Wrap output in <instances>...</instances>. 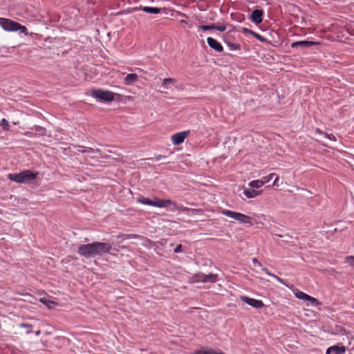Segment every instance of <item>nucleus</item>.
<instances>
[{"instance_id": "nucleus-1", "label": "nucleus", "mask_w": 354, "mask_h": 354, "mask_svg": "<svg viewBox=\"0 0 354 354\" xmlns=\"http://www.w3.org/2000/svg\"><path fill=\"white\" fill-rule=\"evenodd\" d=\"M111 249L112 246L109 243L95 241L79 245L77 252L80 256L85 258H93L95 256L111 253Z\"/></svg>"}, {"instance_id": "nucleus-2", "label": "nucleus", "mask_w": 354, "mask_h": 354, "mask_svg": "<svg viewBox=\"0 0 354 354\" xmlns=\"http://www.w3.org/2000/svg\"><path fill=\"white\" fill-rule=\"evenodd\" d=\"M38 173L33 172L31 170H24L19 174H8V178L17 183H27L37 177Z\"/></svg>"}, {"instance_id": "nucleus-3", "label": "nucleus", "mask_w": 354, "mask_h": 354, "mask_svg": "<svg viewBox=\"0 0 354 354\" xmlns=\"http://www.w3.org/2000/svg\"><path fill=\"white\" fill-rule=\"evenodd\" d=\"M221 214L230 218H234L241 224L252 226L257 223L253 218L239 212H233L229 209H223L221 211Z\"/></svg>"}, {"instance_id": "nucleus-4", "label": "nucleus", "mask_w": 354, "mask_h": 354, "mask_svg": "<svg viewBox=\"0 0 354 354\" xmlns=\"http://www.w3.org/2000/svg\"><path fill=\"white\" fill-rule=\"evenodd\" d=\"M0 26L6 31H17L27 33L26 26L9 19L0 18Z\"/></svg>"}, {"instance_id": "nucleus-5", "label": "nucleus", "mask_w": 354, "mask_h": 354, "mask_svg": "<svg viewBox=\"0 0 354 354\" xmlns=\"http://www.w3.org/2000/svg\"><path fill=\"white\" fill-rule=\"evenodd\" d=\"M91 96L101 102H112L114 100L115 94L109 91L95 89L91 91Z\"/></svg>"}, {"instance_id": "nucleus-6", "label": "nucleus", "mask_w": 354, "mask_h": 354, "mask_svg": "<svg viewBox=\"0 0 354 354\" xmlns=\"http://www.w3.org/2000/svg\"><path fill=\"white\" fill-rule=\"evenodd\" d=\"M136 201L142 205H151L157 207H166L167 204L170 203L169 201H164V199L154 198L153 200H151L143 196L137 198Z\"/></svg>"}, {"instance_id": "nucleus-7", "label": "nucleus", "mask_w": 354, "mask_h": 354, "mask_svg": "<svg viewBox=\"0 0 354 354\" xmlns=\"http://www.w3.org/2000/svg\"><path fill=\"white\" fill-rule=\"evenodd\" d=\"M190 134L189 130L174 133L171 136V140L174 145H179L183 143L185 138Z\"/></svg>"}, {"instance_id": "nucleus-8", "label": "nucleus", "mask_w": 354, "mask_h": 354, "mask_svg": "<svg viewBox=\"0 0 354 354\" xmlns=\"http://www.w3.org/2000/svg\"><path fill=\"white\" fill-rule=\"evenodd\" d=\"M240 298L243 301L255 308H261L264 306L261 300L250 298L246 296H241Z\"/></svg>"}, {"instance_id": "nucleus-9", "label": "nucleus", "mask_w": 354, "mask_h": 354, "mask_svg": "<svg viewBox=\"0 0 354 354\" xmlns=\"http://www.w3.org/2000/svg\"><path fill=\"white\" fill-rule=\"evenodd\" d=\"M164 201H168L170 202V203L167 204L166 207H171L170 210L172 212L175 211L176 209H178V210H181L184 212H188L191 210L189 208H188L187 207H184L181 204H178L176 202H174L170 199H164Z\"/></svg>"}, {"instance_id": "nucleus-10", "label": "nucleus", "mask_w": 354, "mask_h": 354, "mask_svg": "<svg viewBox=\"0 0 354 354\" xmlns=\"http://www.w3.org/2000/svg\"><path fill=\"white\" fill-rule=\"evenodd\" d=\"M319 45V42L317 41H299L292 43V48H297L298 46L308 48L312 46H318Z\"/></svg>"}, {"instance_id": "nucleus-11", "label": "nucleus", "mask_w": 354, "mask_h": 354, "mask_svg": "<svg viewBox=\"0 0 354 354\" xmlns=\"http://www.w3.org/2000/svg\"><path fill=\"white\" fill-rule=\"evenodd\" d=\"M263 12L262 10H254L251 14V19L256 24H261L263 21Z\"/></svg>"}, {"instance_id": "nucleus-12", "label": "nucleus", "mask_w": 354, "mask_h": 354, "mask_svg": "<svg viewBox=\"0 0 354 354\" xmlns=\"http://www.w3.org/2000/svg\"><path fill=\"white\" fill-rule=\"evenodd\" d=\"M207 41L209 47L214 49L216 51L221 53L223 50L222 45L215 39L212 37H207Z\"/></svg>"}, {"instance_id": "nucleus-13", "label": "nucleus", "mask_w": 354, "mask_h": 354, "mask_svg": "<svg viewBox=\"0 0 354 354\" xmlns=\"http://www.w3.org/2000/svg\"><path fill=\"white\" fill-rule=\"evenodd\" d=\"M295 296L298 299L310 301L313 304H318V301L317 299L306 294L304 292L297 291L295 292Z\"/></svg>"}, {"instance_id": "nucleus-14", "label": "nucleus", "mask_w": 354, "mask_h": 354, "mask_svg": "<svg viewBox=\"0 0 354 354\" xmlns=\"http://www.w3.org/2000/svg\"><path fill=\"white\" fill-rule=\"evenodd\" d=\"M138 80V76L136 73L128 74L124 80L125 85H132Z\"/></svg>"}, {"instance_id": "nucleus-15", "label": "nucleus", "mask_w": 354, "mask_h": 354, "mask_svg": "<svg viewBox=\"0 0 354 354\" xmlns=\"http://www.w3.org/2000/svg\"><path fill=\"white\" fill-rule=\"evenodd\" d=\"M262 192V191L259 192V191H256L253 189H245L243 191V194L248 198H254L257 196H259V194H261Z\"/></svg>"}, {"instance_id": "nucleus-16", "label": "nucleus", "mask_w": 354, "mask_h": 354, "mask_svg": "<svg viewBox=\"0 0 354 354\" xmlns=\"http://www.w3.org/2000/svg\"><path fill=\"white\" fill-rule=\"evenodd\" d=\"M142 11L147 12V13H151V14H158L160 12L161 9L158 8H153V7H149V6H144L140 8Z\"/></svg>"}, {"instance_id": "nucleus-17", "label": "nucleus", "mask_w": 354, "mask_h": 354, "mask_svg": "<svg viewBox=\"0 0 354 354\" xmlns=\"http://www.w3.org/2000/svg\"><path fill=\"white\" fill-rule=\"evenodd\" d=\"M192 354H225L222 352H216L215 350L212 348L209 349H201L196 351V352L193 353Z\"/></svg>"}, {"instance_id": "nucleus-18", "label": "nucleus", "mask_w": 354, "mask_h": 354, "mask_svg": "<svg viewBox=\"0 0 354 354\" xmlns=\"http://www.w3.org/2000/svg\"><path fill=\"white\" fill-rule=\"evenodd\" d=\"M205 283H215L218 281V275L216 274L210 273L209 274H205Z\"/></svg>"}, {"instance_id": "nucleus-19", "label": "nucleus", "mask_w": 354, "mask_h": 354, "mask_svg": "<svg viewBox=\"0 0 354 354\" xmlns=\"http://www.w3.org/2000/svg\"><path fill=\"white\" fill-rule=\"evenodd\" d=\"M205 274H203V273H198V274H194L193 277H192V279L194 282H202V283H205Z\"/></svg>"}, {"instance_id": "nucleus-20", "label": "nucleus", "mask_w": 354, "mask_h": 354, "mask_svg": "<svg viewBox=\"0 0 354 354\" xmlns=\"http://www.w3.org/2000/svg\"><path fill=\"white\" fill-rule=\"evenodd\" d=\"M330 349L333 350V353L335 354H343L346 351V348L344 346H330Z\"/></svg>"}, {"instance_id": "nucleus-21", "label": "nucleus", "mask_w": 354, "mask_h": 354, "mask_svg": "<svg viewBox=\"0 0 354 354\" xmlns=\"http://www.w3.org/2000/svg\"><path fill=\"white\" fill-rule=\"evenodd\" d=\"M263 182L261 179L252 180L249 183V186L252 188H260L263 185Z\"/></svg>"}, {"instance_id": "nucleus-22", "label": "nucleus", "mask_w": 354, "mask_h": 354, "mask_svg": "<svg viewBox=\"0 0 354 354\" xmlns=\"http://www.w3.org/2000/svg\"><path fill=\"white\" fill-rule=\"evenodd\" d=\"M176 82V80L174 78H165L162 81V86L166 89H168L167 84H174Z\"/></svg>"}, {"instance_id": "nucleus-23", "label": "nucleus", "mask_w": 354, "mask_h": 354, "mask_svg": "<svg viewBox=\"0 0 354 354\" xmlns=\"http://www.w3.org/2000/svg\"><path fill=\"white\" fill-rule=\"evenodd\" d=\"M78 151H80L82 153H88V155H92L93 153H96V152H100V150L99 149H96L95 150L93 148H89V147H86V149H84V150H80V149H77Z\"/></svg>"}, {"instance_id": "nucleus-24", "label": "nucleus", "mask_w": 354, "mask_h": 354, "mask_svg": "<svg viewBox=\"0 0 354 354\" xmlns=\"http://www.w3.org/2000/svg\"><path fill=\"white\" fill-rule=\"evenodd\" d=\"M199 30H202L203 32L210 30H214V24H212L211 25H202L198 27Z\"/></svg>"}, {"instance_id": "nucleus-25", "label": "nucleus", "mask_w": 354, "mask_h": 354, "mask_svg": "<svg viewBox=\"0 0 354 354\" xmlns=\"http://www.w3.org/2000/svg\"><path fill=\"white\" fill-rule=\"evenodd\" d=\"M1 125L4 131H8L10 129V125L8 120L5 118H3L1 120Z\"/></svg>"}, {"instance_id": "nucleus-26", "label": "nucleus", "mask_w": 354, "mask_h": 354, "mask_svg": "<svg viewBox=\"0 0 354 354\" xmlns=\"http://www.w3.org/2000/svg\"><path fill=\"white\" fill-rule=\"evenodd\" d=\"M244 31L245 32H250V34H252L256 39H259V41H263L265 39L264 38L260 35L258 33H256V32H254L252 30H248L247 29H244Z\"/></svg>"}, {"instance_id": "nucleus-27", "label": "nucleus", "mask_w": 354, "mask_h": 354, "mask_svg": "<svg viewBox=\"0 0 354 354\" xmlns=\"http://www.w3.org/2000/svg\"><path fill=\"white\" fill-rule=\"evenodd\" d=\"M345 262L348 263L350 266L354 268V256H348L345 258Z\"/></svg>"}, {"instance_id": "nucleus-28", "label": "nucleus", "mask_w": 354, "mask_h": 354, "mask_svg": "<svg viewBox=\"0 0 354 354\" xmlns=\"http://www.w3.org/2000/svg\"><path fill=\"white\" fill-rule=\"evenodd\" d=\"M39 301L41 302L42 304H44V305L47 306L48 307H50V305L51 304H53L54 302L49 300V299H47L46 298H41L39 299Z\"/></svg>"}, {"instance_id": "nucleus-29", "label": "nucleus", "mask_w": 354, "mask_h": 354, "mask_svg": "<svg viewBox=\"0 0 354 354\" xmlns=\"http://www.w3.org/2000/svg\"><path fill=\"white\" fill-rule=\"evenodd\" d=\"M274 176H276L275 174H270L268 176H263L261 178L262 181L263 182V184L269 182Z\"/></svg>"}, {"instance_id": "nucleus-30", "label": "nucleus", "mask_w": 354, "mask_h": 354, "mask_svg": "<svg viewBox=\"0 0 354 354\" xmlns=\"http://www.w3.org/2000/svg\"><path fill=\"white\" fill-rule=\"evenodd\" d=\"M120 236L122 237L123 240H124V239H134V238L138 237V236L136 234H122V235H121Z\"/></svg>"}, {"instance_id": "nucleus-31", "label": "nucleus", "mask_w": 354, "mask_h": 354, "mask_svg": "<svg viewBox=\"0 0 354 354\" xmlns=\"http://www.w3.org/2000/svg\"><path fill=\"white\" fill-rule=\"evenodd\" d=\"M214 30H218L220 32H224L226 30L225 25H216L214 24Z\"/></svg>"}, {"instance_id": "nucleus-32", "label": "nucleus", "mask_w": 354, "mask_h": 354, "mask_svg": "<svg viewBox=\"0 0 354 354\" xmlns=\"http://www.w3.org/2000/svg\"><path fill=\"white\" fill-rule=\"evenodd\" d=\"M20 326L21 328H25L27 329V333H31V328H32V325L29 324H26V323H23L20 325Z\"/></svg>"}, {"instance_id": "nucleus-33", "label": "nucleus", "mask_w": 354, "mask_h": 354, "mask_svg": "<svg viewBox=\"0 0 354 354\" xmlns=\"http://www.w3.org/2000/svg\"><path fill=\"white\" fill-rule=\"evenodd\" d=\"M230 46L232 50H237V49H239V47H240V46L236 44H230Z\"/></svg>"}, {"instance_id": "nucleus-34", "label": "nucleus", "mask_w": 354, "mask_h": 354, "mask_svg": "<svg viewBox=\"0 0 354 354\" xmlns=\"http://www.w3.org/2000/svg\"><path fill=\"white\" fill-rule=\"evenodd\" d=\"M182 252V245L180 244V245H178L176 246V248L174 249V252L175 253H179V252Z\"/></svg>"}, {"instance_id": "nucleus-35", "label": "nucleus", "mask_w": 354, "mask_h": 354, "mask_svg": "<svg viewBox=\"0 0 354 354\" xmlns=\"http://www.w3.org/2000/svg\"><path fill=\"white\" fill-rule=\"evenodd\" d=\"M272 277L273 278L276 279H277L278 281H279L280 283L285 284L283 279H282L279 278V277H277V275H275V274H272Z\"/></svg>"}, {"instance_id": "nucleus-36", "label": "nucleus", "mask_w": 354, "mask_h": 354, "mask_svg": "<svg viewBox=\"0 0 354 354\" xmlns=\"http://www.w3.org/2000/svg\"><path fill=\"white\" fill-rule=\"evenodd\" d=\"M261 270L265 272L266 274L272 277V273L269 272V270L266 268H262Z\"/></svg>"}, {"instance_id": "nucleus-37", "label": "nucleus", "mask_w": 354, "mask_h": 354, "mask_svg": "<svg viewBox=\"0 0 354 354\" xmlns=\"http://www.w3.org/2000/svg\"><path fill=\"white\" fill-rule=\"evenodd\" d=\"M252 261H253L254 265H257V266H259L260 267L262 266V264L257 259H255V258L253 259Z\"/></svg>"}, {"instance_id": "nucleus-38", "label": "nucleus", "mask_w": 354, "mask_h": 354, "mask_svg": "<svg viewBox=\"0 0 354 354\" xmlns=\"http://www.w3.org/2000/svg\"><path fill=\"white\" fill-rule=\"evenodd\" d=\"M279 176H277L273 183H272V186H278V181H279Z\"/></svg>"}, {"instance_id": "nucleus-39", "label": "nucleus", "mask_w": 354, "mask_h": 354, "mask_svg": "<svg viewBox=\"0 0 354 354\" xmlns=\"http://www.w3.org/2000/svg\"><path fill=\"white\" fill-rule=\"evenodd\" d=\"M328 138L330 139V140H335V137L334 135L333 134H330V135H327Z\"/></svg>"}, {"instance_id": "nucleus-40", "label": "nucleus", "mask_w": 354, "mask_h": 354, "mask_svg": "<svg viewBox=\"0 0 354 354\" xmlns=\"http://www.w3.org/2000/svg\"><path fill=\"white\" fill-rule=\"evenodd\" d=\"M331 353H333V350L330 349V347H329L327 350H326V354H330Z\"/></svg>"}, {"instance_id": "nucleus-41", "label": "nucleus", "mask_w": 354, "mask_h": 354, "mask_svg": "<svg viewBox=\"0 0 354 354\" xmlns=\"http://www.w3.org/2000/svg\"><path fill=\"white\" fill-rule=\"evenodd\" d=\"M163 157H164L163 156H162V155H159V156H156V159H157V160H160V159H161V158H162Z\"/></svg>"}, {"instance_id": "nucleus-42", "label": "nucleus", "mask_w": 354, "mask_h": 354, "mask_svg": "<svg viewBox=\"0 0 354 354\" xmlns=\"http://www.w3.org/2000/svg\"><path fill=\"white\" fill-rule=\"evenodd\" d=\"M180 22H181V23H184V24H187V21H185V20H181V21H180Z\"/></svg>"}, {"instance_id": "nucleus-43", "label": "nucleus", "mask_w": 354, "mask_h": 354, "mask_svg": "<svg viewBox=\"0 0 354 354\" xmlns=\"http://www.w3.org/2000/svg\"><path fill=\"white\" fill-rule=\"evenodd\" d=\"M316 131L318 133H321V131L319 129H316Z\"/></svg>"}, {"instance_id": "nucleus-44", "label": "nucleus", "mask_w": 354, "mask_h": 354, "mask_svg": "<svg viewBox=\"0 0 354 354\" xmlns=\"http://www.w3.org/2000/svg\"><path fill=\"white\" fill-rule=\"evenodd\" d=\"M77 147H78V148H80H80H83L84 147H82V146H77Z\"/></svg>"}]
</instances>
